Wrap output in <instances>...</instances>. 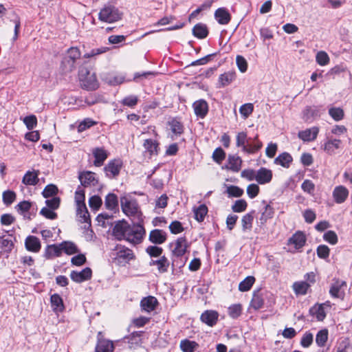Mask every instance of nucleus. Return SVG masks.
I'll return each mask as SVG.
<instances>
[{
	"mask_svg": "<svg viewBox=\"0 0 352 352\" xmlns=\"http://www.w3.org/2000/svg\"><path fill=\"white\" fill-rule=\"evenodd\" d=\"M346 285L343 280H336L331 286L329 294L333 298H343L344 292L341 291L342 287Z\"/></svg>",
	"mask_w": 352,
	"mask_h": 352,
	"instance_id": "nucleus-31",
	"label": "nucleus"
},
{
	"mask_svg": "<svg viewBox=\"0 0 352 352\" xmlns=\"http://www.w3.org/2000/svg\"><path fill=\"white\" fill-rule=\"evenodd\" d=\"M76 60L70 59L69 57L65 56L63 58L60 65L63 72L67 74L73 72L76 69Z\"/></svg>",
	"mask_w": 352,
	"mask_h": 352,
	"instance_id": "nucleus-44",
	"label": "nucleus"
},
{
	"mask_svg": "<svg viewBox=\"0 0 352 352\" xmlns=\"http://www.w3.org/2000/svg\"><path fill=\"white\" fill-rule=\"evenodd\" d=\"M192 34L195 37L199 39L205 38L208 34L206 25L204 23L196 24L192 28Z\"/></svg>",
	"mask_w": 352,
	"mask_h": 352,
	"instance_id": "nucleus-41",
	"label": "nucleus"
},
{
	"mask_svg": "<svg viewBox=\"0 0 352 352\" xmlns=\"http://www.w3.org/2000/svg\"><path fill=\"white\" fill-rule=\"evenodd\" d=\"M293 290L296 295L304 296L310 288V283L306 281H296L293 283Z\"/></svg>",
	"mask_w": 352,
	"mask_h": 352,
	"instance_id": "nucleus-33",
	"label": "nucleus"
},
{
	"mask_svg": "<svg viewBox=\"0 0 352 352\" xmlns=\"http://www.w3.org/2000/svg\"><path fill=\"white\" fill-rule=\"evenodd\" d=\"M58 192V189L57 186L54 184H48L45 186L43 191L42 192V195L45 198L54 197H56V194Z\"/></svg>",
	"mask_w": 352,
	"mask_h": 352,
	"instance_id": "nucleus-57",
	"label": "nucleus"
},
{
	"mask_svg": "<svg viewBox=\"0 0 352 352\" xmlns=\"http://www.w3.org/2000/svg\"><path fill=\"white\" fill-rule=\"evenodd\" d=\"M144 331H134L128 336H125L124 339L127 340V342L129 344V347L132 348L134 346H139L142 344V338Z\"/></svg>",
	"mask_w": 352,
	"mask_h": 352,
	"instance_id": "nucleus-32",
	"label": "nucleus"
},
{
	"mask_svg": "<svg viewBox=\"0 0 352 352\" xmlns=\"http://www.w3.org/2000/svg\"><path fill=\"white\" fill-rule=\"evenodd\" d=\"M40 172L37 170H28L24 175L22 182L26 186H35L38 184L39 179L38 175Z\"/></svg>",
	"mask_w": 352,
	"mask_h": 352,
	"instance_id": "nucleus-28",
	"label": "nucleus"
},
{
	"mask_svg": "<svg viewBox=\"0 0 352 352\" xmlns=\"http://www.w3.org/2000/svg\"><path fill=\"white\" fill-rule=\"evenodd\" d=\"M192 107L195 114L199 118H204L208 113L209 108L208 102L204 99H200L194 102Z\"/></svg>",
	"mask_w": 352,
	"mask_h": 352,
	"instance_id": "nucleus-14",
	"label": "nucleus"
},
{
	"mask_svg": "<svg viewBox=\"0 0 352 352\" xmlns=\"http://www.w3.org/2000/svg\"><path fill=\"white\" fill-rule=\"evenodd\" d=\"M179 346L181 350L184 352H194L199 347L197 342L188 339L182 340Z\"/></svg>",
	"mask_w": 352,
	"mask_h": 352,
	"instance_id": "nucleus-46",
	"label": "nucleus"
},
{
	"mask_svg": "<svg viewBox=\"0 0 352 352\" xmlns=\"http://www.w3.org/2000/svg\"><path fill=\"white\" fill-rule=\"evenodd\" d=\"M264 305L263 294L261 290L254 291L250 302V307L254 310L263 308Z\"/></svg>",
	"mask_w": 352,
	"mask_h": 352,
	"instance_id": "nucleus-30",
	"label": "nucleus"
},
{
	"mask_svg": "<svg viewBox=\"0 0 352 352\" xmlns=\"http://www.w3.org/2000/svg\"><path fill=\"white\" fill-rule=\"evenodd\" d=\"M193 212L195 219L199 222H202L208 213V207L205 204H201L195 208Z\"/></svg>",
	"mask_w": 352,
	"mask_h": 352,
	"instance_id": "nucleus-47",
	"label": "nucleus"
},
{
	"mask_svg": "<svg viewBox=\"0 0 352 352\" xmlns=\"http://www.w3.org/2000/svg\"><path fill=\"white\" fill-rule=\"evenodd\" d=\"M158 305L159 302L157 299L153 296L144 297L140 301L142 310L147 313H151L154 311Z\"/></svg>",
	"mask_w": 352,
	"mask_h": 352,
	"instance_id": "nucleus-13",
	"label": "nucleus"
},
{
	"mask_svg": "<svg viewBox=\"0 0 352 352\" xmlns=\"http://www.w3.org/2000/svg\"><path fill=\"white\" fill-rule=\"evenodd\" d=\"M62 254V249L60 244L47 245L45 249L43 256L46 259H52L54 257H58Z\"/></svg>",
	"mask_w": 352,
	"mask_h": 352,
	"instance_id": "nucleus-24",
	"label": "nucleus"
},
{
	"mask_svg": "<svg viewBox=\"0 0 352 352\" xmlns=\"http://www.w3.org/2000/svg\"><path fill=\"white\" fill-rule=\"evenodd\" d=\"M328 339V331L327 329H322L318 332L316 337V342L318 346L322 347L324 346Z\"/></svg>",
	"mask_w": 352,
	"mask_h": 352,
	"instance_id": "nucleus-54",
	"label": "nucleus"
},
{
	"mask_svg": "<svg viewBox=\"0 0 352 352\" xmlns=\"http://www.w3.org/2000/svg\"><path fill=\"white\" fill-rule=\"evenodd\" d=\"M307 241V237L302 231L296 232L289 239L288 245H294L296 250H300L305 246Z\"/></svg>",
	"mask_w": 352,
	"mask_h": 352,
	"instance_id": "nucleus-12",
	"label": "nucleus"
},
{
	"mask_svg": "<svg viewBox=\"0 0 352 352\" xmlns=\"http://www.w3.org/2000/svg\"><path fill=\"white\" fill-rule=\"evenodd\" d=\"M263 146V143L258 139V136L256 135L253 142L250 143L249 142L245 146L246 150H243L244 153L248 154H254L258 152Z\"/></svg>",
	"mask_w": 352,
	"mask_h": 352,
	"instance_id": "nucleus-42",
	"label": "nucleus"
},
{
	"mask_svg": "<svg viewBox=\"0 0 352 352\" xmlns=\"http://www.w3.org/2000/svg\"><path fill=\"white\" fill-rule=\"evenodd\" d=\"M145 234L146 231L143 226V222L133 221L132 225L129 224L124 240L134 245L140 244L142 242Z\"/></svg>",
	"mask_w": 352,
	"mask_h": 352,
	"instance_id": "nucleus-3",
	"label": "nucleus"
},
{
	"mask_svg": "<svg viewBox=\"0 0 352 352\" xmlns=\"http://www.w3.org/2000/svg\"><path fill=\"white\" fill-rule=\"evenodd\" d=\"M92 154L95 158L94 165L100 167L108 157V153L104 148L96 147L93 149Z\"/></svg>",
	"mask_w": 352,
	"mask_h": 352,
	"instance_id": "nucleus-18",
	"label": "nucleus"
},
{
	"mask_svg": "<svg viewBox=\"0 0 352 352\" xmlns=\"http://www.w3.org/2000/svg\"><path fill=\"white\" fill-rule=\"evenodd\" d=\"M310 315L315 316L318 321H323L326 318V312L322 308V305L316 304L309 309Z\"/></svg>",
	"mask_w": 352,
	"mask_h": 352,
	"instance_id": "nucleus-38",
	"label": "nucleus"
},
{
	"mask_svg": "<svg viewBox=\"0 0 352 352\" xmlns=\"http://www.w3.org/2000/svg\"><path fill=\"white\" fill-rule=\"evenodd\" d=\"M151 265H156L160 273H165L168 271L170 263L168 258L163 256L158 260L152 261Z\"/></svg>",
	"mask_w": 352,
	"mask_h": 352,
	"instance_id": "nucleus-43",
	"label": "nucleus"
},
{
	"mask_svg": "<svg viewBox=\"0 0 352 352\" xmlns=\"http://www.w3.org/2000/svg\"><path fill=\"white\" fill-rule=\"evenodd\" d=\"M274 208L270 204H265L263 210L261 212V216L257 219V223L260 226H264L267 221L274 216Z\"/></svg>",
	"mask_w": 352,
	"mask_h": 352,
	"instance_id": "nucleus-23",
	"label": "nucleus"
},
{
	"mask_svg": "<svg viewBox=\"0 0 352 352\" xmlns=\"http://www.w3.org/2000/svg\"><path fill=\"white\" fill-rule=\"evenodd\" d=\"M92 270L90 267H85L80 272L73 270L70 273L71 279L76 283H82L91 278Z\"/></svg>",
	"mask_w": 352,
	"mask_h": 352,
	"instance_id": "nucleus-11",
	"label": "nucleus"
},
{
	"mask_svg": "<svg viewBox=\"0 0 352 352\" xmlns=\"http://www.w3.org/2000/svg\"><path fill=\"white\" fill-rule=\"evenodd\" d=\"M242 310L243 308L241 304H234L228 308V314L232 319H236L241 315Z\"/></svg>",
	"mask_w": 352,
	"mask_h": 352,
	"instance_id": "nucleus-50",
	"label": "nucleus"
},
{
	"mask_svg": "<svg viewBox=\"0 0 352 352\" xmlns=\"http://www.w3.org/2000/svg\"><path fill=\"white\" fill-rule=\"evenodd\" d=\"M316 60L318 65L324 66L329 63V57L327 52L324 51H320L316 56Z\"/></svg>",
	"mask_w": 352,
	"mask_h": 352,
	"instance_id": "nucleus-63",
	"label": "nucleus"
},
{
	"mask_svg": "<svg viewBox=\"0 0 352 352\" xmlns=\"http://www.w3.org/2000/svg\"><path fill=\"white\" fill-rule=\"evenodd\" d=\"M318 132L319 129L316 126H314L299 131L298 133V136L300 140H302L304 142H311L316 139Z\"/></svg>",
	"mask_w": 352,
	"mask_h": 352,
	"instance_id": "nucleus-19",
	"label": "nucleus"
},
{
	"mask_svg": "<svg viewBox=\"0 0 352 352\" xmlns=\"http://www.w3.org/2000/svg\"><path fill=\"white\" fill-rule=\"evenodd\" d=\"M329 116L335 120V121H340L344 117V110L340 107H331L329 109Z\"/></svg>",
	"mask_w": 352,
	"mask_h": 352,
	"instance_id": "nucleus-53",
	"label": "nucleus"
},
{
	"mask_svg": "<svg viewBox=\"0 0 352 352\" xmlns=\"http://www.w3.org/2000/svg\"><path fill=\"white\" fill-rule=\"evenodd\" d=\"M226 192L229 197H240L243 195L244 191L237 186H229L227 187Z\"/></svg>",
	"mask_w": 352,
	"mask_h": 352,
	"instance_id": "nucleus-58",
	"label": "nucleus"
},
{
	"mask_svg": "<svg viewBox=\"0 0 352 352\" xmlns=\"http://www.w3.org/2000/svg\"><path fill=\"white\" fill-rule=\"evenodd\" d=\"M225 158L226 153L221 147H218L212 153V159L215 162L221 164Z\"/></svg>",
	"mask_w": 352,
	"mask_h": 352,
	"instance_id": "nucleus-64",
	"label": "nucleus"
},
{
	"mask_svg": "<svg viewBox=\"0 0 352 352\" xmlns=\"http://www.w3.org/2000/svg\"><path fill=\"white\" fill-rule=\"evenodd\" d=\"M145 152L148 153L150 155L157 154L159 143L157 140L153 139H146L143 143Z\"/></svg>",
	"mask_w": 352,
	"mask_h": 352,
	"instance_id": "nucleus-37",
	"label": "nucleus"
},
{
	"mask_svg": "<svg viewBox=\"0 0 352 352\" xmlns=\"http://www.w3.org/2000/svg\"><path fill=\"white\" fill-rule=\"evenodd\" d=\"M138 100H139V99H138V96L131 95V96L124 98L122 100L121 103L124 106H127L129 107L133 108L137 105Z\"/></svg>",
	"mask_w": 352,
	"mask_h": 352,
	"instance_id": "nucleus-62",
	"label": "nucleus"
},
{
	"mask_svg": "<svg viewBox=\"0 0 352 352\" xmlns=\"http://www.w3.org/2000/svg\"><path fill=\"white\" fill-rule=\"evenodd\" d=\"M170 246L173 247L172 252L174 257H182L184 254L186 253L188 244L186 238L179 237L174 243L170 244Z\"/></svg>",
	"mask_w": 352,
	"mask_h": 352,
	"instance_id": "nucleus-9",
	"label": "nucleus"
},
{
	"mask_svg": "<svg viewBox=\"0 0 352 352\" xmlns=\"http://www.w3.org/2000/svg\"><path fill=\"white\" fill-rule=\"evenodd\" d=\"M52 310L56 313H60L65 310L63 298L58 294H54L50 297Z\"/></svg>",
	"mask_w": 352,
	"mask_h": 352,
	"instance_id": "nucleus-29",
	"label": "nucleus"
},
{
	"mask_svg": "<svg viewBox=\"0 0 352 352\" xmlns=\"http://www.w3.org/2000/svg\"><path fill=\"white\" fill-rule=\"evenodd\" d=\"M14 247L12 239L5 238L4 236H0V248L6 252H10Z\"/></svg>",
	"mask_w": 352,
	"mask_h": 352,
	"instance_id": "nucleus-60",
	"label": "nucleus"
},
{
	"mask_svg": "<svg viewBox=\"0 0 352 352\" xmlns=\"http://www.w3.org/2000/svg\"><path fill=\"white\" fill-rule=\"evenodd\" d=\"M272 171L267 168L261 167L256 171V181L259 184H266L272 179Z\"/></svg>",
	"mask_w": 352,
	"mask_h": 352,
	"instance_id": "nucleus-17",
	"label": "nucleus"
},
{
	"mask_svg": "<svg viewBox=\"0 0 352 352\" xmlns=\"http://www.w3.org/2000/svg\"><path fill=\"white\" fill-rule=\"evenodd\" d=\"M171 131L175 135H181L184 133V127L178 118H173L168 122Z\"/></svg>",
	"mask_w": 352,
	"mask_h": 352,
	"instance_id": "nucleus-35",
	"label": "nucleus"
},
{
	"mask_svg": "<svg viewBox=\"0 0 352 352\" xmlns=\"http://www.w3.org/2000/svg\"><path fill=\"white\" fill-rule=\"evenodd\" d=\"M349 193V190L345 186H338L333 191V197L336 203L342 204L346 200Z\"/></svg>",
	"mask_w": 352,
	"mask_h": 352,
	"instance_id": "nucleus-20",
	"label": "nucleus"
},
{
	"mask_svg": "<svg viewBox=\"0 0 352 352\" xmlns=\"http://www.w3.org/2000/svg\"><path fill=\"white\" fill-rule=\"evenodd\" d=\"M78 179L80 182V186L83 187L95 186L98 183L96 174L91 171H82L79 173Z\"/></svg>",
	"mask_w": 352,
	"mask_h": 352,
	"instance_id": "nucleus-8",
	"label": "nucleus"
},
{
	"mask_svg": "<svg viewBox=\"0 0 352 352\" xmlns=\"http://www.w3.org/2000/svg\"><path fill=\"white\" fill-rule=\"evenodd\" d=\"M341 140L338 139L328 140L324 144V150L329 155H333L336 149L340 148Z\"/></svg>",
	"mask_w": 352,
	"mask_h": 352,
	"instance_id": "nucleus-39",
	"label": "nucleus"
},
{
	"mask_svg": "<svg viewBox=\"0 0 352 352\" xmlns=\"http://www.w3.org/2000/svg\"><path fill=\"white\" fill-rule=\"evenodd\" d=\"M317 116H318V111L316 108L307 107L303 111L302 118L306 122H311Z\"/></svg>",
	"mask_w": 352,
	"mask_h": 352,
	"instance_id": "nucleus-48",
	"label": "nucleus"
},
{
	"mask_svg": "<svg viewBox=\"0 0 352 352\" xmlns=\"http://www.w3.org/2000/svg\"><path fill=\"white\" fill-rule=\"evenodd\" d=\"M76 214L78 217V220L81 223H85V228H89L91 227V219L90 215L87 208V206H77L76 207Z\"/></svg>",
	"mask_w": 352,
	"mask_h": 352,
	"instance_id": "nucleus-22",
	"label": "nucleus"
},
{
	"mask_svg": "<svg viewBox=\"0 0 352 352\" xmlns=\"http://www.w3.org/2000/svg\"><path fill=\"white\" fill-rule=\"evenodd\" d=\"M129 228V223L125 221H119L113 228V235L118 241L124 240Z\"/></svg>",
	"mask_w": 352,
	"mask_h": 352,
	"instance_id": "nucleus-10",
	"label": "nucleus"
},
{
	"mask_svg": "<svg viewBox=\"0 0 352 352\" xmlns=\"http://www.w3.org/2000/svg\"><path fill=\"white\" fill-rule=\"evenodd\" d=\"M236 72L234 71H229L221 74L218 80V87H225L230 85L236 78Z\"/></svg>",
	"mask_w": 352,
	"mask_h": 352,
	"instance_id": "nucleus-25",
	"label": "nucleus"
},
{
	"mask_svg": "<svg viewBox=\"0 0 352 352\" xmlns=\"http://www.w3.org/2000/svg\"><path fill=\"white\" fill-rule=\"evenodd\" d=\"M99 19L107 23H113L122 18V13L114 6H107L99 12Z\"/></svg>",
	"mask_w": 352,
	"mask_h": 352,
	"instance_id": "nucleus-4",
	"label": "nucleus"
},
{
	"mask_svg": "<svg viewBox=\"0 0 352 352\" xmlns=\"http://www.w3.org/2000/svg\"><path fill=\"white\" fill-rule=\"evenodd\" d=\"M78 77L81 87L83 89L94 91L99 87V82L96 74L91 73V71L87 67L84 66L80 67Z\"/></svg>",
	"mask_w": 352,
	"mask_h": 352,
	"instance_id": "nucleus-2",
	"label": "nucleus"
},
{
	"mask_svg": "<svg viewBox=\"0 0 352 352\" xmlns=\"http://www.w3.org/2000/svg\"><path fill=\"white\" fill-rule=\"evenodd\" d=\"M97 124L96 122L94 121L91 118H85L83 120L78 126V131L81 133L90 127L96 125Z\"/></svg>",
	"mask_w": 352,
	"mask_h": 352,
	"instance_id": "nucleus-61",
	"label": "nucleus"
},
{
	"mask_svg": "<svg viewBox=\"0 0 352 352\" xmlns=\"http://www.w3.org/2000/svg\"><path fill=\"white\" fill-rule=\"evenodd\" d=\"M166 240V233L162 230L155 229L149 234V241L154 244H162Z\"/></svg>",
	"mask_w": 352,
	"mask_h": 352,
	"instance_id": "nucleus-27",
	"label": "nucleus"
},
{
	"mask_svg": "<svg viewBox=\"0 0 352 352\" xmlns=\"http://www.w3.org/2000/svg\"><path fill=\"white\" fill-rule=\"evenodd\" d=\"M32 204V202L29 201H23L19 202L15 206V208L20 214L23 216L24 218L30 219V217L28 216L27 212L30 210Z\"/></svg>",
	"mask_w": 352,
	"mask_h": 352,
	"instance_id": "nucleus-45",
	"label": "nucleus"
},
{
	"mask_svg": "<svg viewBox=\"0 0 352 352\" xmlns=\"http://www.w3.org/2000/svg\"><path fill=\"white\" fill-rule=\"evenodd\" d=\"M104 205L107 210H114L118 208V198L114 193H109L104 201Z\"/></svg>",
	"mask_w": 352,
	"mask_h": 352,
	"instance_id": "nucleus-40",
	"label": "nucleus"
},
{
	"mask_svg": "<svg viewBox=\"0 0 352 352\" xmlns=\"http://www.w3.org/2000/svg\"><path fill=\"white\" fill-rule=\"evenodd\" d=\"M115 346L113 342L104 338L102 332L99 331L97 334L95 352H113Z\"/></svg>",
	"mask_w": 352,
	"mask_h": 352,
	"instance_id": "nucleus-5",
	"label": "nucleus"
},
{
	"mask_svg": "<svg viewBox=\"0 0 352 352\" xmlns=\"http://www.w3.org/2000/svg\"><path fill=\"white\" fill-rule=\"evenodd\" d=\"M248 141L249 140L245 132H240L236 135V145L237 147H241L242 151L246 150L245 146Z\"/></svg>",
	"mask_w": 352,
	"mask_h": 352,
	"instance_id": "nucleus-55",
	"label": "nucleus"
},
{
	"mask_svg": "<svg viewBox=\"0 0 352 352\" xmlns=\"http://www.w3.org/2000/svg\"><path fill=\"white\" fill-rule=\"evenodd\" d=\"M16 195L13 190H6L3 192V202L6 206L11 205L16 199Z\"/></svg>",
	"mask_w": 352,
	"mask_h": 352,
	"instance_id": "nucleus-56",
	"label": "nucleus"
},
{
	"mask_svg": "<svg viewBox=\"0 0 352 352\" xmlns=\"http://www.w3.org/2000/svg\"><path fill=\"white\" fill-rule=\"evenodd\" d=\"M116 251L115 259L118 262H129L135 258L133 251L122 245H117L114 250Z\"/></svg>",
	"mask_w": 352,
	"mask_h": 352,
	"instance_id": "nucleus-6",
	"label": "nucleus"
},
{
	"mask_svg": "<svg viewBox=\"0 0 352 352\" xmlns=\"http://www.w3.org/2000/svg\"><path fill=\"white\" fill-rule=\"evenodd\" d=\"M248 203L245 199H238L232 206V210L234 212H242L247 209Z\"/></svg>",
	"mask_w": 352,
	"mask_h": 352,
	"instance_id": "nucleus-59",
	"label": "nucleus"
},
{
	"mask_svg": "<svg viewBox=\"0 0 352 352\" xmlns=\"http://www.w3.org/2000/svg\"><path fill=\"white\" fill-rule=\"evenodd\" d=\"M120 206L122 212L132 221L144 222L143 213L135 198L130 195L122 196Z\"/></svg>",
	"mask_w": 352,
	"mask_h": 352,
	"instance_id": "nucleus-1",
	"label": "nucleus"
},
{
	"mask_svg": "<svg viewBox=\"0 0 352 352\" xmlns=\"http://www.w3.org/2000/svg\"><path fill=\"white\" fill-rule=\"evenodd\" d=\"M255 278L252 276H247L243 280H242L239 285V289L241 292H248L252 287L255 282Z\"/></svg>",
	"mask_w": 352,
	"mask_h": 352,
	"instance_id": "nucleus-51",
	"label": "nucleus"
},
{
	"mask_svg": "<svg viewBox=\"0 0 352 352\" xmlns=\"http://www.w3.org/2000/svg\"><path fill=\"white\" fill-rule=\"evenodd\" d=\"M122 164V161L120 159L110 160L104 168L106 175L109 178L117 177L120 172Z\"/></svg>",
	"mask_w": 352,
	"mask_h": 352,
	"instance_id": "nucleus-7",
	"label": "nucleus"
},
{
	"mask_svg": "<svg viewBox=\"0 0 352 352\" xmlns=\"http://www.w3.org/2000/svg\"><path fill=\"white\" fill-rule=\"evenodd\" d=\"M242 162V160L239 156L229 155L228 157V164L226 165V168L237 173L241 168Z\"/></svg>",
	"mask_w": 352,
	"mask_h": 352,
	"instance_id": "nucleus-21",
	"label": "nucleus"
},
{
	"mask_svg": "<svg viewBox=\"0 0 352 352\" xmlns=\"http://www.w3.org/2000/svg\"><path fill=\"white\" fill-rule=\"evenodd\" d=\"M255 210H252L250 212L243 216L241 219L242 230L243 231L251 230L254 218Z\"/></svg>",
	"mask_w": 352,
	"mask_h": 352,
	"instance_id": "nucleus-36",
	"label": "nucleus"
},
{
	"mask_svg": "<svg viewBox=\"0 0 352 352\" xmlns=\"http://www.w3.org/2000/svg\"><path fill=\"white\" fill-rule=\"evenodd\" d=\"M292 161L293 158L292 155L289 153L284 152L275 158L274 164L287 168L290 166Z\"/></svg>",
	"mask_w": 352,
	"mask_h": 352,
	"instance_id": "nucleus-34",
	"label": "nucleus"
},
{
	"mask_svg": "<svg viewBox=\"0 0 352 352\" xmlns=\"http://www.w3.org/2000/svg\"><path fill=\"white\" fill-rule=\"evenodd\" d=\"M25 247L28 251L37 253L41 249V243L38 237L29 235L25 239Z\"/></svg>",
	"mask_w": 352,
	"mask_h": 352,
	"instance_id": "nucleus-16",
	"label": "nucleus"
},
{
	"mask_svg": "<svg viewBox=\"0 0 352 352\" xmlns=\"http://www.w3.org/2000/svg\"><path fill=\"white\" fill-rule=\"evenodd\" d=\"M219 318V313L214 310H206L204 311L200 317L202 322L206 324L209 327L214 326Z\"/></svg>",
	"mask_w": 352,
	"mask_h": 352,
	"instance_id": "nucleus-15",
	"label": "nucleus"
},
{
	"mask_svg": "<svg viewBox=\"0 0 352 352\" xmlns=\"http://www.w3.org/2000/svg\"><path fill=\"white\" fill-rule=\"evenodd\" d=\"M62 252L64 251L67 254L71 255L78 252L77 246L71 241H63L60 243Z\"/></svg>",
	"mask_w": 352,
	"mask_h": 352,
	"instance_id": "nucleus-49",
	"label": "nucleus"
},
{
	"mask_svg": "<svg viewBox=\"0 0 352 352\" xmlns=\"http://www.w3.org/2000/svg\"><path fill=\"white\" fill-rule=\"evenodd\" d=\"M214 17L221 25H227L231 20V15L225 8H218L214 12Z\"/></svg>",
	"mask_w": 352,
	"mask_h": 352,
	"instance_id": "nucleus-26",
	"label": "nucleus"
},
{
	"mask_svg": "<svg viewBox=\"0 0 352 352\" xmlns=\"http://www.w3.org/2000/svg\"><path fill=\"white\" fill-rule=\"evenodd\" d=\"M85 190L81 186H78L75 192V202L77 206H85Z\"/></svg>",
	"mask_w": 352,
	"mask_h": 352,
	"instance_id": "nucleus-52",
	"label": "nucleus"
}]
</instances>
